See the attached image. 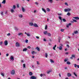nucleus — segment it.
Masks as SVG:
<instances>
[{
    "label": "nucleus",
    "mask_w": 79,
    "mask_h": 79,
    "mask_svg": "<svg viewBox=\"0 0 79 79\" xmlns=\"http://www.w3.org/2000/svg\"><path fill=\"white\" fill-rule=\"evenodd\" d=\"M10 74L11 75H15V71L14 70H12L10 72Z\"/></svg>",
    "instance_id": "f257e3e1"
},
{
    "label": "nucleus",
    "mask_w": 79,
    "mask_h": 79,
    "mask_svg": "<svg viewBox=\"0 0 79 79\" xmlns=\"http://www.w3.org/2000/svg\"><path fill=\"white\" fill-rule=\"evenodd\" d=\"M52 70H48L47 71L46 73L48 74H50V73H52Z\"/></svg>",
    "instance_id": "f03ea898"
},
{
    "label": "nucleus",
    "mask_w": 79,
    "mask_h": 79,
    "mask_svg": "<svg viewBox=\"0 0 79 79\" xmlns=\"http://www.w3.org/2000/svg\"><path fill=\"white\" fill-rule=\"evenodd\" d=\"M4 44L6 46L8 45V41L6 40H5L4 42Z\"/></svg>",
    "instance_id": "7ed1b4c3"
},
{
    "label": "nucleus",
    "mask_w": 79,
    "mask_h": 79,
    "mask_svg": "<svg viewBox=\"0 0 79 79\" xmlns=\"http://www.w3.org/2000/svg\"><path fill=\"white\" fill-rule=\"evenodd\" d=\"M71 10V9H65L64 10V11L65 12H67V11H69Z\"/></svg>",
    "instance_id": "20e7f679"
},
{
    "label": "nucleus",
    "mask_w": 79,
    "mask_h": 79,
    "mask_svg": "<svg viewBox=\"0 0 79 79\" xmlns=\"http://www.w3.org/2000/svg\"><path fill=\"white\" fill-rule=\"evenodd\" d=\"M30 79H36V78L34 76H32L30 77Z\"/></svg>",
    "instance_id": "39448f33"
},
{
    "label": "nucleus",
    "mask_w": 79,
    "mask_h": 79,
    "mask_svg": "<svg viewBox=\"0 0 79 79\" xmlns=\"http://www.w3.org/2000/svg\"><path fill=\"white\" fill-rule=\"evenodd\" d=\"M15 45L17 47H19V44L18 42H17L16 43Z\"/></svg>",
    "instance_id": "423d86ee"
},
{
    "label": "nucleus",
    "mask_w": 79,
    "mask_h": 79,
    "mask_svg": "<svg viewBox=\"0 0 79 79\" xmlns=\"http://www.w3.org/2000/svg\"><path fill=\"white\" fill-rule=\"evenodd\" d=\"M10 12L12 13H14V12H15V10L13 9H10Z\"/></svg>",
    "instance_id": "0eeeda50"
},
{
    "label": "nucleus",
    "mask_w": 79,
    "mask_h": 79,
    "mask_svg": "<svg viewBox=\"0 0 79 79\" xmlns=\"http://www.w3.org/2000/svg\"><path fill=\"white\" fill-rule=\"evenodd\" d=\"M29 25L31 26H32L34 25V24L32 22H30L29 23Z\"/></svg>",
    "instance_id": "6e6552de"
},
{
    "label": "nucleus",
    "mask_w": 79,
    "mask_h": 79,
    "mask_svg": "<svg viewBox=\"0 0 79 79\" xmlns=\"http://www.w3.org/2000/svg\"><path fill=\"white\" fill-rule=\"evenodd\" d=\"M11 60H12V61H13L14 60V57H13V56H11L10 58Z\"/></svg>",
    "instance_id": "1a4fd4ad"
},
{
    "label": "nucleus",
    "mask_w": 79,
    "mask_h": 79,
    "mask_svg": "<svg viewBox=\"0 0 79 79\" xmlns=\"http://www.w3.org/2000/svg\"><path fill=\"white\" fill-rule=\"evenodd\" d=\"M73 58H75V55H72V56L70 57V59L73 60Z\"/></svg>",
    "instance_id": "9d476101"
},
{
    "label": "nucleus",
    "mask_w": 79,
    "mask_h": 79,
    "mask_svg": "<svg viewBox=\"0 0 79 79\" xmlns=\"http://www.w3.org/2000/svg\"><path fill=\"white\" fill-rule=\"evenodd\" d=\"M19 18H23V15L21 14H19Z\"/></svg>",
    "instance_id": "9b49d317"
},
{
    "label": "nucleus",
    "mask_w": 79,
    "mask_h": 79,
    "mask_svg": "<svg viewBox=\"0 0 79 79\" xmlns=\"http://www.w3.org/2000/svg\"><path fill=\"white\" fill-rule=\"evenodd\" d=\"M71 23H69L67 25H66V27H69V26H71Z\"/></svg>",
    "instance_id": "f8f14e48"
},
{
    "label": "nucleus",
    "mask_w": 79,
    "mask_h": 79,
    "mask_svg": "<svg viewBox=\"0 0 79 79\" xmlns=\"http://www.w3.org/2000/svg\"><path fill=\"white\" fill-rule=\"evenodd\" d=\"M73 18H74V19H77V20H78L79 19V18H78L77 17H73Z\"/></svg>",
    "instance_id": "ddd939ff"
},
{
    "label": "nucleus",
    "mask_w": 79,
    "mask_h": 79,
    "mask_svg": "<svg viewBox=\"0 0 79 79\" xmlns=\"http://www.w3.org/2000/svg\"><path fill=\"white\" fill-rule=\"evenodd\" d=\"M73 33H74V34H77L78 33V31H75L73 32Z\"/></svg>",
    "instance_id": "4468645a"
},
{
    "label": "nucleus",
    "mask_w": 79,
    "mask_h": 79,
    "mask_svg": "<svg viewBox=\"0 0 79 79\" xmlns=\"http://www.w3.org/2000/svg\"><path fill=\"white\" fill-rule=\"evenodd\" d=\"M33 26H34V27H38V25H37V24L35 23L33 24Z\"/></svg>",
    "instance_id": "2eb2a0df"
},
{
    "label": "nucleus",
    "mask_w": 79,
    "mask_h": 79,
    "mask_svg": "<svg viewBox=\"0 0 79 79\" xmlns=\"http://www.w3.org/2000/svg\"><path fill=\"white\" fill-rule=\"evenodd\" d=\"M22 10L23 12H24V11H25V9H24V7H22Z\"/></svg>",
    "instance_id": "dca6fc26"
},
{
    "label": "nucleus",
    "mask_w": 79,
    "mask_h": 79,
    "mask_svg": "<svg viewBox=\"0 0 79 79\" xmlns=\"http://www.w3.org/2000/svg\"><path fill=\"white\" fill-rule=\"evenodd\" d=\"M34 53L35 54H37V52L34 51H33L32 52H31V54L32 55H33L34 54Z\"/></svg>",
    "instance_id": "f3484780"
},
{
    "label": "nucleus",
    "mask_w": 79,
    "mask_h": 79,
    "mask_svg": "<svg viewBox=\"0 0 79 79\" xmlns=\"http://www.w3.org/2000/svg\"><path fill=\"white\" fill-rule=\"evenodd\" d=\"M5 3H6V0H3L2 2V3H3V4H5Z\"/></svg>",
    "instance_id": "a211bd4d"
},
{
    "label": "nucleus",
    "mask_w": 79,
    "mask_h": 79,
    "mask_svg": "<svg viewBox=\"0 0 79 79\" xmlns=\"http://www.w3.org/2000/svg\"><path fill=\"white\" fill-rule=\"evenodd\" d=\"M67 76L68 77H70V76H71V74L68 73L67 74Z\"/></svg>",
    "instance_id": "6ab92c4d"
},
{
    "label": "nucleus",
    "mask_w": 79,
    "mask_h": 79,
    "mask_svg": "<svg viewBox=\"0 0 79 79\" xmlns=\"http://www.w3.org/2000/svg\"><path fill=\"white\" fill-rule=\"evenodd\" d=\"M36 49H37V51H38V52H39V51H40V48H39L38 47H36Z\"/></svg>",
    "instance_id": "aec40b11"
},
{
    "label": "nucleus",
    "mask_w": 79,
    "mask_h": 79,
    "mask_svg": "<svg viewBox=\"0 0 79 79\" xmlns=\"http://www.w3.org/2000/svg\"><path fill=\"white\" fill-rule=\"evenodd\" d=\"M12 9H13L14 10H15L16 9V6L15 5H14L12 7Z\"/></svg>",
    "instance_id": "412c9836"
},
{
    "label": "nucleus",
    "mask_w": 79,
    "mask_h": 79,
    "mask_svg": "<svg viewBox=\"0 0 79 79\" xmlns=\"http://www.w3.org/2000/svg\"><path fill=\"white\" fill-rule=\"evenodd\" d=\"M46 10L47 11H48V12H49V11H50V9H49V8H47L46 9Z\"/></svg>",
    "instance_id": "4be33fe9"
},
{
    "label": "nucleus",
    "mask_w": 79,
    "mask_h": 79,
    "mask_svg": "<svg viewBox=\"0 0 79 79\" xmlns=\"http://www.w3.org/2000/svg\"><path fill=\"white\" fill-rule=\"evenodd\" d=\"M27 49L25 48H24L23 49V52H26L27 51Z\"/></svg>",
    "instance_id": "5701e85b"
},
{
    "label": "nucleus",
    "mask_w": 79,
    "mask_h": 79,
    "mask_svg": "<svg viewBox=\"0 0 79 79\" xmlns=\"http://www.w3.org/2000/svg\"><path fill=\"white\" fill-rule=\"evenodd\" d=\"M50 61L51 63H54V61H53V60L52 59L50 60Z\"/></svg>",
    "instance_id": "b1692460"
},
{
    "label": "nucleus",
    "mask_w": 79,
    "mask_h": 79,
    "mask_svg": "<svg viewBox=\"0 0 79 79\" xmlns=\"http://www.w3.org/2000/svg\"><path fill=\"white\" fill-rule=\"evenodd\" d=\"M42 10L43 11H44V13H46V10H45L44 9L42 8Z\"/></svg>",
    "instance_id": "393cba45"
},
{
    "label": "nucleus",
    "mask_w": 79,
    "mask_h": 79,
    "mask_svg": "<svg viewBox=\"0 0 79 79\" xmlns=\"http://www.w3.org/2000/svg\"><path fill=\"white\" fill-rule=\"evenodd\" d=\"M56 44L55 45L54 47L52 48L53 50H55V48H56Z\"/></svg>",
    "instance_id": "a878e982"
},
{
    "label": "nucleus",
    "mask_w": 79,
    "mask_h": 79,
    "mask_svg": "<svg viewBox=\"0 0 79 79\" xmlns=\"http://www.w3.org/2000/svg\"><path fill=\"white\" fill-rule=\"evenodd\" d=\"M29 75L30 76H32V73L30 72L29 73Z\"/></svg>",
    "instance_id": "bb28decb"
},
{
    "label": "nucleus",
    "mask_w": 79,
    "mask_h": 79,
    "mask_svg": "<svg viewBox=\"0 0 79 79\" xmlns=\"http://www.w3.org/2000/svg\"><path fill=\"white\" fill-rule=\"evenodd\" d=\"M59 19L61 21H62V19H61V17L60 16L59 17Z\"/></svg>",
    "instance_id": "cd10ccee"
},
{
    "label": "nucleus",
    "mask_w": 79,
    "mask_h": 79,
    "mask_svg": "<svg viewBox=\"0 0 79 79\" xmlns=\"http://www.w3.org/2000/svg\"><path fill=\"white\" fill-rule=\"evenodd\" d=\"M48 2H50V3H52L53 2V0H48Z\"/></svg>",
    "instance_id": "c85d7f7f"
},
{
    "label": "nucleus",
    "mask_w": 79,
    "mask_h": 79,
    "mask_svg": "<svg viewBox=\"0 0 79 79\" xmlns=\"http://www.w3.org/2000/svg\"><path fill=\"white\" fill-rule=\"evenodd\" d=\"M58 40L59 42H60V41L61 40V37H59L58 38Z\"/></svg>",
    "instance_id": "c756f323"
},
{
    "label": "nucleus",
    "mask_w": 79,
    "mask_h": 79,
    "mask_svg": "<svg viewBox=\"0 0 79 79\" xmlns=\"http://www.w3.org/2000/svg\"><path fill=\"white\" fill-rule=\"evenodd\" d=\"M44 34L45 35H46L47 34V31H45L44 32Z\"/></svg>",
    "instance_id": "7c9ffc66"
},
{
    "label": "nucleus",
    "mask_w": 79,
    "mask_h": 79,
    "mask_svg": "<svg viewBox=\"0 0 79 79\" xmlns=\"http://www.w3.org/2000/svg\"><path fill=\"white\" fill-rule=\"evenodd\" d=\"M59 49L60 50H62V47L61 46H60L59 48Z\"/></svg>",
    "instance_id": "2f4dec72"
},
{
    "label": "nucleus",
    "mask_w": 79,
    "mask_h": 79,
    "mask_svg": "<svg viewBox=\"0 0 79 79\" xmlns=\"http://www.w3.org/2000/svg\"><path fill=\"white\" fill-rule=\"evenodd\" d=\"M47 34H48V36H49V37H50V36H51V34H50V33H48Z\"/></svg>",
    "instance_id": "473e14b6"
},
{
    "label": "nucleus",
    "mask_w": 79,
    "mask_h": 79,
    "mask_svg": "<svg viewBox=\"0 0 79 79\" xmlns=\"http://www.w3.org/2000/svg\"><path fill=\"white\" fill-rule=\"evenodd\" d=\"M73 74H74V75H75V76H76V77H77V75L76 74V73L74 72V73H73Z\"/></svg>",
    "instance_id": "72a5a7b5"
},
{
    "label": "nucleus",
    "mask_w": 79,
    "mask_h": 79,
    "mask_svg": "<svg viewBox=\"0 0 79 79\" xmlns=\"http://www.w3.org/2000/svg\"><path fill=\"white\" fill-rule=\"evenodd\" d=\"M66 63L67 64H71V63H70V62H69V61L67 62Z\"/></svg>",
    "instance_id": "f704fd0d"
},
{
    "label": "nucleus",
    "mask_w": 79,
    "mask_h": 79,
    "mask_svg": "<svg viewBox=\"0 0 79 79\" xmlns=\"http://www.w3.org/2000/svg\"><path fill=\"white\" fill-rule=\"evenodd\" d=\"M45 56L46 58H47V57L48 56V55L47 54V53H45Z\"/></svg>",
    "instance_id": "c9c22d12"
},
{
    "label": "nucleus",
    "mask_w": 79,
    "mask_h": 79,
    "mask_svg": "<svg viewBox=\"0 0 79 79\" xmlns=\"http://www.w3.org/2000/svg\"><path fill=\"white\" fill-rule=\"evenodd\" d=\"M23 68H25L26 67V64H23Z\"/></svg>",
    "instance_id": "e433bc0d"
},
{
    "label": "nucleus",
    "mask_w": 79,
    "mask_h": 79,
    "mask_svg": "<svg viewBox=\"0 0 79 79\" xmlns=\"http://www.w3.org/2000/svg\"><path fill=\"white\" fill-rule=\"evenodd\" d=\"M71 15V13L69 12H68L67 14V15L68 16H69Z\"/></svg>",
    "instance_id": "4c0bfd02"
},
{
    "label": "nucleus",
    "mask_w": 79,
    "mask_h": 79,
    "mask_svg": "<svg viewBox=\"0 0 79 79\" xmlns=\"http://www.w3.org/2000/svg\"><path fill=\"white\" fill-rule=\"evenodd\" d=\"M19 35H23V34L22 33H18Z\"/></svg>",
    "instance_id": "58836bf2"
},
{
    "label": "nucleus",
    "mask_w": 79,
    "mask_h": 79,
    "mask_svg": "<svg viewBox=\"0 0 79 79\" xmlns=\"http://www.w3.org/2000/svg\"><path fill=\"white\" fill-rule=\"evenodd\" d=\"M62 20L64 22H66V19H63Z\"/></svg>",
    "instance_id": "ea45409f"
},
{
    "label": "nucleus",
    "mask_w": 79,
    "mask_h": 79,
    "mask_svg": "<svg viewBox=\"0 0 79 79\" xmlns=\"http://www.w3.org/2000/svg\"><path fill=\"white\" fill-rule=\"evenodd\" d=\"M27 36H28V37H30V34L29 33H27Z\"/></svg>",
    "instance_id": "a19ab883"
},
{
    "label": "nucleus",
    "mask_w": 79,
    "mask_h": 79,
    "mask_svg": "<svg viewBox=\"0 0 79 79\" xmlns=\"http://www.w3.org/2000/svg\"><path fill=\"white\" fill-rule=\"evenodd\" d=\"M77 64H74V66L75 68H77Z\"/></svg>",
    "instance_id": "79ce46f5"
},
{
    "label": "nucleus",
    "mask_w": 79,
    "mask_h": 79,
    "mask_svg": "<svg viewBox=\"0 0 79 79\" xmlns=\"http://www.w3.org/2000/svg\"><path fill=\"white\" fill-rule=\"evenodd\" d=\"M64 29H60V31H61V32H63L64 31Z\"/></svg>",
    "instance_id": "37998d69"
},
{
    "label": "nucleus",
    "mask_w": 79,
    "mask_h": 79,
    "mask_svg": "<svg viewBox=\"0 0 79 79\" xmlns=\"http://www.w3.org/2000/svg\"><path fill=\"white\" fill-rule=\"evenodd\" d=\"M1 75H2V76H3H3H4V74H3V73H1Z\"/></svg>",
    "instance_id": "c03bdc74"
},
{
    "label": "nucleus",
    "mask_w": 79,
    "mask_h": 79,
    "mask_svg": "<svg viewBox=\"0 0 79 79\" xmlns=\"http://www.w3.org/2000/svg\"><path fill=\"white\" fill-rule=\"evenodd\" d=\"M25 42H26V43H28V40H25Z\"/></svg>",
    "instance_id": "a18cd8bd"
},
{
    "label": "nucleus",
    "mask_w": 79,
    "mask_h": 79,
    "mask_svg": "<svg viewBox=\"0 0 79 79\" xmlns=\"http://www.w3.org/2000/svg\"><path fill=\"white\" fill-rule=\"evenodd\" d=\"M73 22H75V23L77 22V21H76V20L75 19H73Z\"/></svg>",
    "instance_id": "49530a36"
},
{
    "label": "nucleus",
    "mask_w": 79,
    "mask_h": 79,
    "mask_svg": "<svg viewBox=\"0 0 79 79\" xmlns=\"http://www.w3.org/2000/svg\"><path fill=\"white\" fill-rule=\"evenodd\" d=\"M37 64H38V65H39V64H40V63H39V61H37Z\"/></svg>",
    "instance_id": "de8ad7c7"
},
{
    "label": "nucleus",
    "mask_w": 79,
    "mask_h": 79,
    "mask_svg": "<svg viewBox=\"0 0 79 79\" xmlns=\"http://www.w3.org/2000/svg\"><path fill=\"white\" fill-rule=\"evenodd\" d=\"M45 30H47V26L46 25L45 27Z\"/></svg>",
    "instance_id": "09e8293b"
},
{
    "label": "nucleus",
    "mask_w": 79,
    "mask_h": 79,
    "mask_svg": "<svg viewBox=\"0 0 79 79\" xmlns=\"http://www.w3.org/2000/svg\"><path fill=\"white\" fill-rule=\"evenodd\" d=\"M35 4H36V5H39V3H38V2H35Z\"/></svg>",
    "instance_id": "8fccbe9b"
},
{
    "label": "nucleus",
    "mask_w": 79,
    "mask_h": 79,
    "mask_svg": "<svg viewBox=\"0 0 79 79\" xmlns=\"http://www.w3.org/2000/svg\"><path fill=\"white\" fill-rule=\"evenodd\" d=\"M64 4L65 5H66L67 6H68V3H67V2H65Z\"/></svg>",
    "instance_id": "3c124183"
},
{
    "label": "nucleus",
    "mask_w": 79,
    "mask_h": 79,
    "mask_svg": "<svg viewBox=\"0 0 79 79\" xmlns=\"http://www.w3.org/2000/svg\"><path fill=\"white\" fill-rule=\"evenodd\" d=\"M67 61L68 60H67V59H65L64 60V62H66V61Z\"/></svg>",
    "instance_id": "603ef678"
},
{
    "label": "nucleus",
    "mask_w": 79,
    "mask_h": 79,
    "mask_svg": "<svg viewBox=\"0 0 79 79\" xmlns=\"http://www.w3.org/2000/svg\"><path fill=\"white\" fill-rule=\"evenodd\" d=\"M2 43H3V42H2V41L0 42V45H2Z\"/></svg>",
    "instance_id": "864d4df0"
},
{
    "label": "nucleus",
    "mask_w": 79,
    "mask_h": 79,
    "mask_svg": "<svg viewBox=\"0 0 79 79\" xmlns=\"http://www.w3.org/2000/svg\"><path fill=\"white\" fill-rule=\"evenodd\" d=\"M10 35H11V34H10V33H9L8 34H7V35H8V36H10Z\"/></svg>",
    "instance_id": "5fc2aeb1"
},
{
    "label": "nucleus",
    "mask_w": 79,
    "mask_h": 79,
    "mask_svg": "<svg viewBox=\"0 0 79 79\" xmlns=\"http://www.w3.org/2000/svg\"><path fill=\"white\" fill-rule=\"evenodd\" d=\"M43 75V74H40V76L41 77H42V76H43V75Z\"/></svg>",
    "instance_id": "6e6d98bb"
},
{
    "label": "nucleus",
    "mask_w": 79,
    "mask_h": 79,
    "mask_svg": "<svg viewBox=\"0 0 79 79\" xmlns=\"http://www.w3.org/2000/svg\"><path fill=\"white\" fill-rule=\"evenodd\" d=\"M67 47H68V48H69V45L67 44L66 45Z\"/></svg>",
    "instance_id": "4d7b16f0"
},
{
    "label": "nucleus",
    "mask_w": 79,
    "mask_h": 79,
    "mask_svg": "<svg viewBox=\"0 0 79 79\" xmlns=\"http://www.w3.org/2000/svg\"><path fill=\"white\" fill-rule=\"evenodd\" d=\"M27 48H28L30 49V48H31V47H30V46H28L27 47Z\"/></svg>",
    "instance_id": "13d9d810"
},
{
    "label": "nucleus",
    "mask_w": 79,
    "mask_h": 79,
    "mask_svg": "<svg viewBox=\"0 0 79 79\" xmlns=\"http://www.w3.org/2000/svg\"><path fill=\"white\" fill-rule=\"evenodd\" d=\"M1 14L2 16H3V12H1Z\"/></svg>",
    "instance_id": "bf43d9fd"
},
{
    "label": "nucleus",
    "mask_w": 79,
    "mask_h": 79,
    "mask_svg": "<svg viewBox=\"0 0 79 79\" xmlns=\"http://www.w3.org/2000/svg\"><path fill=\"white\" fill-rule=\"evenodd\" d=\"M43 40H44V42L46 41V40L45 38Z\"/></svg>",
    "instance_id": "052dcab7"
},
{
    "label": "nucleus",
    "mask_w": 79,
    "mask_h": 79,
    "mask_svg": "<svg viewBox=\"0 0 79 79\" xmlns=\"http://www.w3.org/2000/svg\"><path fill=\"white\" fill-rule=\"evenodd\" d=\"M36 38H37V39H39V36H36Z\"/></svg>",
    "instance_id": "680f3d73"
},
{
    "label": "nucleus",
    "mask_w": 79,
    "mask_h": 79,
    "mask_svg": "<svg viewBox=\"0 0 79 79\" xmlns=\"http://www.w3.org/2000/svg\"><path fill=\"white\" fill-rule=\"evenodd\" d=\"M71 23H74V21H71Z\"/></svg>",
    "instance_id": "e2e57ef3"
},
{
    "label": "nucleus",
    "mask_w": 79,
    "mask_h": 79,
    "mask_svg": "<svg viewBox=\"0 0 79 79\" xmlns=\"http://www.w3.org/2000/svg\"><path fill=\"white\" fill-rule=\"evenodd\" d=\"M58 15H59V16H60L61 15V14H58Z\"/></svg>",
    "instance_id": "0e129e2a"
},
{
    "label": "nucleus",
    "mask_w": 79,
    "mask_h": 79,
    "mask_svg": "<svg viewBox=\"0 0 79 79\" xmlns=\"http://www.w3.org/2000/svg\"><path fill=\"white\" fill-rule=\"evenodd\" d=\"M9 55V54H6V56H8Z\"/></svg>",
    "instance_id": "69168bd1"
},
{
    "label": "nucleus",
    "mask_w": 79,
    "mask_h": 79,
    "mask_svg": "<svg viewBox=\"0 0 79 79\" xmlns=\"http://www.w3.org/2000/svg\"><path fill=\"white\" fill-rule=\"evenodd\" d=\"M77 68H79V65H77Z\"/></svg>",
    "instance_id": "338daca9"
},
{
    "label": "nucleus",
    "mask_w": 79,
    "mask_h": 79,
    "mask_svg": "<svg viewBox=\"0 0 79 79\" xmlns=\"http://www.w3.org/2000/svg\"><path fill=\"white\" fill-rule=\"evenodd\" d=\"M17 8H19V4L17 5Z\"/></svg>",
    "instance_id": "774afa93"
}]
</instances>
